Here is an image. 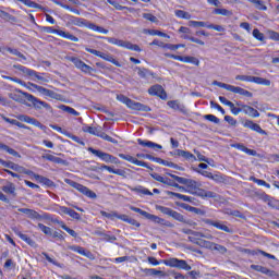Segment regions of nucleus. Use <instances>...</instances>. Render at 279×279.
Wrapping results in <instances>:
<instances>
[{
	"label": "nucleus",
	"instance_id": "603ef678",
	"mask_svg": "<svg viewBox=\"0 0 279 279\" xmlns=\"http://www.w3.org/2000/svg\"><path fill=\"white\" fill-rule=\"evenodd\" d=\"M185 45L183 44H166L163 46L165 49H169L170 51H178V49H184Z\"/></svg>",
	"mask_w": 279,
	"mask_h": 279
},
{
	"label": "nucleus",
	"instance_id": "f3484780",
	"mask_svg": "<svg viewBox=\"0 0 279 279\" xmlns=\"http://www.w3.org/2000/svg\"><path fill=\"white\" fill-rule=\"evenodd\" d=\"M135 70H137V75L138 77H141V80L149 82V78L151 77V80H157V82H160V77H158V74L147 68L136 66Z\"/></svg>",
	"mask_w": 279,
	"mask_h": 279
},
{
	"label": "nucleus",
	"instance_id": "4468645a",
	"mask_svg": "<svg viewBox=\"0 0 279 279\" xmlns=\"http://www.w3.org/2000/svg\"><path fill=\"white\" fill-rule=\"evenodd\" d=\"M165 57L170 58L171 60H177L178 62H183L184 64H193L194 66H199L201 64L197 57H193V56H178V54L166 53Z\"/></svg>",
	"mask_w": 279,
	"mask_h": 279
},
{
	"label": "nucleus",
	"instance_id": "ddd939ff",
	"mask_svg": "<svg viewBox=\"0 0 279 279\" xmlns=\"http://www.w3.org/2000/svg\"><path fill=\"white\" fill-rule=\"evenodd\" d=\"M69 61L74 64L78 69V71H82V73H86L87 75H93V73H97V70L93 69L90 65L86 64L82 59L77 57H70Z\"/></svg>",
	"mask_w": 279,
	"mask_h": 279
},
{
	"label": "nucleus",
	"instance_id": "13d9d810",
	"mask_svg": "<svg viewBox=\"0 0 279 279\" xmlns=\"http://www.w3.org/2000/svg\"><path fill=\"white\" fill-rule=\"evenodd\" d=\"M253 38L263 43L265 40V34L260 33L258 28L253 29Z\"/></svg>",
	"mask_w": 279,
	"mask_h": 279
},
{
	"label": "nucleus",
	"instance_id": "72a5a7b5",
	"mask_svg": "<svg viewBox=\"0 0 279 279\" xmlns=\"http://www.w3.org/2000/svg\"><path fill=\"white\" fill-rule=\"evenodd\" d=\"M242 110L244 112V114H247L248 117H252L253 119H257V117H260V112H258V110H256L255 108L244 105L242 107Z\"/></svg>",
	"mask_w": 279,
	"mask_h": 279
},
{
	"label": "nucleus",
	"instance_id": "3c124183",
	"mask_svg": "<svg viewBox=\"0 0 279 279\" xmlns=\"http://www.w3.org/2000/svg\"><path fill=\"white\" fill-rule=\"evenodd\" d=\"M213 84L214 86H218L219 88H225V90H229L230 93H232V89L234 88V85L221 83L218 81H215Z\"/></svg>",
	"mask_w": 279,
	"mask_h": 279
},
{
	"label": "nucleus",
	"instance_id": "ea45409f",
	"mask_svg": "<svg viewBox=\"0 0 279 279\" xmlns=\"http://www.w3.org/2000/svg\"><path fill=\"white\" fill-rule=\"evenodd\" d=\"M250 3H253L255 5L256 10H262L263 12H267V5H265V2L263 0H246Z\"/></svg>",
	"mask_w": 279,
	"mask_h": 279
},
{
	"label": "nucleus",
	"instance_id": "6ab92c4d",
	"mask_svg": "<svg viewBox=\"0 0 279 279\" xmlns=\"http://www.w3.org/2000/svg\"><path fill=\"white\" fill-rule=\"evenodd\" d=\"M119 158L122 160H126V162H131V165H135L136 167H144V169H149V163L145 161L138 160L136 157H132L131 155L118 154Z\"/></svg>",
	"mask_w": 279,
	"mask_h": 279
},
{
	"label": "nucleus",
	"instance_id": "a19ab883",
	"mask_svg": "<svg viewBox=\"0 0 279 279\" xmlns=\"http://www.w3.org/2000/svg\"><path fill=\"white\" fill-rule=\"evenodd\" d=\"M59 110H63V112H68V114H72L73 117H80V113L77 112V110L66 105L59 106Z\"/></svg>",
	"mask_w": 279,
	"mask_h": 279
},
{
	"label": "nucleus",
	"instance_id": "58836bf2",
	"mask_svg": "<svg viewBox=\"0 0 279 279\" xmlns=\"http://www.w3.org/2000/svg\"><path fill=\"white\" fill-rule=\"evenodd\" d=\"M2 191L3 193H7V195H13V197H16V186H14L13 183L2 186Z\"/></svg>",
	"mask_w": 279,
	"mask_h": 279
},
{
	"label": "nucleus",
	"instance_id": "e433bc0d",
	"mask_svg": "<svg viewBox=\"0 0 279 279\" xmlns=\"http://www.w3.org/2000/svg\"><path fill=\"white\" fill-rule=\"evenodd\" d=\"M41 158L44 160H48L49 162H54V165H62V162H64V160L60 157H56L51 154H45L41 156Z\"/></svg>",
	"mask_w": 279,
	"mask_h": 279
},
{
	"label": "nucleus",
	"instance_id": "c9c22d12",
	"mask_svg": "<svg viewBox=\"0 0 279 279\" xmlns=\"http://www.w3.org/2000/svg\"><path fill=\"white\" fill-rule=\"evenodd\" d=\"M19 239H21L22 241H24V243H27V245H29L31 247H36V241H34V239H32V236L19 231L17 233Z\"/></svg>",
	"mask_w": 279,
	"mask_h": 279
},
{
	"label": "nucleus",
	"instance_id": "e2e57ef3",
	"mask_svg": "<svg viewBox=\"0 0 279 279\" xmlns=\"http://www.w3.org/2000/svg\"><path fill=\"white\" fill-rule=\"evenodd\" d=\"M269 40H274L275 43H279V33L276 31H268Z\"/></svg>",
	"mask_w": 279,
	"mask_h": 279
},
{
	"label": "nucleus",
	"instance_id": "9d476101",
	"mask_svg": "<svg viewBox=\"0 0 279 279\" xmlns=\"http://www.w3.org/2000/svg\"><path fill=\"white\" fill-rule=\"evenodd\" d=\"M235 80L239 82H251L253 84H258V86H271L270 80L258 76L236 75Z\"/></svg>",
	"mask_w": 279,
	"mask_h": 279
},
{
	"label": "nucleus",
	"instance_id": "f03ea898",
	"mask_svg": "<svg viewBox=\"0 0 279 279\" xmlns=\"http://www.w3.org/2000/svg\"><path fill=\"white\" fill-rule=\"evenodd\" d=\"M27 97L28 101H31L34 106V108L40 109V108H46V110H49L51 108V106H49V104L39 100L38 98H36V96L32 95V94H27V93H23L21 89L15 90L13 93H9V99H12L13 101H16L17 104H24L25 102V98L23 97Z\"/></svg>",
	"mask_w": 279,
	"mask_h": 279
},
{
	"label": "nucleus",
	"instance_id": "c03bdc74",
	"mask_svg": "<svg viewBox=\"0 0 279 279\" xmlns=\"http://www.w3.org/2000/svg\"><path fill=\"white\" fill-rule=\"evenodd\" d=\"M38 230H40L46 236H51L53 234V229L50 227L45 226L44 223L39 222L37 225Z\"/></svg>",
	"mask_w": 279,
	"mask_h": 279
},
{
	"label": "nucleus",
	"instance_id": "052dcab7",
	"mask_svg": "<svg viewBox=\"0 0 279 279\" xmlns=\"http://www.w3.org/2000/svg\"><path fill=\"white\" fill-rule=\"evenodd\" d=\"M170 217H172V219H174L175 221H180L181 223H184V216L173 209H172V214H170Z\"/></svg>",
	"mask_w": 279,
	"mask_h": 279
},
{
	"label": "nucleus",
	"instance_id": "412c9836",
	"mask_svg": "<svg viewBox=\"0 0 279 279\" xmlns=\"http://www.w3.org/2000/svg\"><path fill=\"white\" fill-rule=\"evenodd\" d=\"M243 125L252 130L253 132H257V134H262V136H267V131L263 130L259 124L255 123L252 120H246Z\"/></svg>",
	"mask_w": 279,
	"mask_h": 279
},
{
	"label": "nucleus",
	"instance_id": "4d7b16f0",
	"mask_svg": "<svg viewBox=\"0 0 279 279\" xmlns=\"http://www.w3.org/2000/svg\"><path fill=\"white\" fill-rule=\"evenodd\" d=\"M16 1H19L20 3H23L24 5H26V8H35V9L40 8V4L32 0H16Z\"/></svg>",
	"mask_w": 279,
	"mask_h": 279
},
{
	"label": "nucleus",
	"instance_id": "680f3d73",
	"mask_svg": "<svg viewBox=\"0 0 279 279\" xmlns=\"http://www.w3.org/2000/svg\"><path fill=\"white\" fill-rule=\"evenodd\" d=\"M183 234H192V236H196V239H202L204 234L197 231H193L191 229H182Z\"/></svg>",
	"mask_w": 279,
	"mask_h": 279
},
{
	"label": "nucleus",
	"instance_id": "338daca9",
	"mask_svg": "<svg viewBox=\"0 0 279 279\" xmlns=\"http://www.w3.org/2000/svg\"><path fill=\"white\" fill-rule=\"evenodd\" d=\"M107 2H109L110 5H113V8H116V10H130V8L123 7V5L119 4V2H116V1L107 0Z\"/></svg>",
	"mask_w": 279,
	"mask_h": 279
},
{
	"label": "nucleus",
	"instance_id": "4be33fe9",
	"mask_svg": "<svg viewBox=\"0 0 279 279\" xmlns=\"http://www.w3.org/2000/svg\"><path fill=\"white\" fill-rule=\"evenodd\" d=\"M151 178L156 180V182H160L161 184H168L169 186H174L175 189H179L180 185L173 183V181L167 177H162L158 173L151 174Z\"/></svg>",
	"mask_w": 279,
	"mask_h": 279
},
{
	"label": "nucleus",
	"instance_id": "7c9ffc66",
	"mask_svg": "<svg viewBox=\"0 0 279 279\" xmlns=\"http://www.w3.org/2000/svg\"><path fill=\"white\" fill-rule=\"evenodd\" d=\"M17 210H19V213H23V215H26V217H28V219H39L40 218V214H38V211H36L34 209L19 208Z\"/></svg>",
	"mask_w": 279,
	"mask_h": 279
},
{
	"label": "nucleus",
	"instance_id": "a878e982",
	"mask_svg": "<svg viewBox=\"0 0 279 279\" xmlns=\"http://www.w3.org/2000/svg\"><path fill=\"white\" fill-rule=\"evenodd\" d=\"M35 180L39 182V184H43V186H48V189H51V186H56V183L47 177H43L40 174H34Z\"/></svg>",
	"mask_w": 279,
	"mask_h": 279
},
{
	"label": "nucleus",
	"instance_id": "4c0bfd02",
	"mask_svg": "<svg viewBox=\"0 0 279 279\" xmlns=\"http://www.w3.org/2000/svg\"><path fill=\"white\" fill-rule=\"evenodd\" d=\"M231 93H234L235 95H242V97H253L252 92L243 89V87L233 86Z\"/></svg>",
	"mask_w": 279,
	"mask_h": 279
},
{
	"label": "nucleus",
	"instance_id": "2eb2a0df",
	"mask_svg": "<svg viewBox=\"0 0 279 279\" xmlns=\"http://www.w3.org/2000/svg\"><path fill=\"white\" fill-rule=\"evenodd\" d=\"M163 265H166V267H174L177 269H183L184 271H191V265H189L186 260L178 259L175 257L165 259Z\"/></svg>",
	"mask_w": 279,
	"mask_h": 279
},
{
	"label": "nucleus",
	"instance_id": "79ce46f5",
	"mask_svg": "<svg viewBox=\"0 0 279 279\" xmlns=\"http://www.w3.org/2000/svg\"><path fill=\"white\" fill-rule=\"evenodd\" d=\"M168 195H171V197H175L177 199H182V202H193V197L180 193L168 192Z\"/></svg>",
	"mask_w": 279,
	"mask_h": 279
},
{
	"label": "nucleus",
	"instance_id": "1a4fd4ad",
	"mask_svg": "<svg viewBox=\"0 0 279 279\" xmlns=\"http://www.w3.org/2000/svg\"><path fill=\"white\" fill-rule=\"evenodd\" d=\"M44 32L47 34H56L57 36L65 38V40H71L72 43H80V38L77 36L62 29H56L52 26H45Z\"/></svg>",
	"mask_w": 279,
	"mask_h": 279
},
{
	"label": "nucleus",
	"instance_id": "c756f323",
	"mask_svg": "<svg viewBox=\"0 0 279 279\" xmlns=\"http://www.w3.org/2000/svg\"><path fill=\"white\" fill-rule=\"evenodd\" d=\"M146 218L150 219V221H154L155 223H159L160 226H166L167 228H171V222L165 220V218H160L151 214H148Z\"/></svg>",
	"mask_w": 279,
	"mask_h": 279
},
{
	"label": "nucleus",
	"instance_id": "8fccbe9b",
	"mask_svg": "<svg viewBox=\"0 0 279 279\" xmlns=\"http://www.w3.org/2000/svg\"><path fill=\"white\" fill-rule=\"evenodd\" d=\"M213 14H217L220 16H232V11L228 10V9H214L213 10Z\"/></svg>",
	"mask_w": 279,
	"mask_h": 279
},
{
	"label": "nucleus",
	"instance_id": "a211bd4d",
	"mask_svg": "<svg viewBox=\"0 0 279 279\" xmlns=\"http://www.w3.org/2000/svg\"><path fill=\"white\" fill-rule=\"evenodd\" d=\"M148 95L150 97H159V99H167V92L162 85L156 84L148 88Z\"/></svg>",
	"mask_w": 279,
	"mask_h": 279
},
{
	"label": "nucleus",
	"instance_id": "393cba45",
	"mask_svg": "<svg viewBox=\"0 0 279 279\" xmlns=\"http://www.w3.org/2000/svg\"><path fill=\"white\" fill-rule=\"evenodd\" d=\"M231 147H233V149H239V151H243L244 154H247V156H258V153H256V150L250 149L244 144H241V143L233 144L231 145Z\"/></svg>",
	"mask_w": 279,
	"mask_h": 279
},
{
	"label": "nucleus",
	"instance_id": "0eeeda50",
	"mask_svg": "<svg viewBox=\"0 0 279 279\" xmlns=\"http://www.w3.org/2000/svg\"><path fill=\"white\" fill-rule=\"evenodd\" d=\"M87 151H89V154H93L97 158H100L102 160V162H111L112 165H121V160H119V158H117L108 153L101 151L99 149H95L93 147H88Z\"/></svg>",
	"mask_w": 279,
	"mask_h": 279
},
{
	"label": "nucleus",
	"instance_id": "6e6d98bb",
	"mask_svg": "<svg viewBox=\"0 0 279 279\" xmlns=\"http://www.w3.org/2000/svg\"><path fill=\"white\" fill-rule=\"evenodd\" d=\"M5 50L9 53H11L12 56H16L17 58H21L22 60H25V54H23V52L19 51V49L8 47V48H5Z\"/></svg>",
	"mask_w": 279,
	"mask_h": 279
},
{
	"label": "nucleus",
	"instance_id": "7ed1b4c3",
	"mask_svg": "<svg viewBox=\"0 0 279 279\" xmlns=\"http://www.w3.org/2000/svg\"><path fill=\"white\" fill-rule=\"evenodd\" d=\"M117 100L124 104V106L130 108V110H136L137 112H151V107L142 102H136L123 94L117 95Z\"/></svg>",
	"mask_w": 279,
	"mask_h": 279
},
{
	"label": "nucleus",
	"instance_id": "473e14b6",
	"mask_svg": "<svg viewBox=\"0 0 279 279\" xmlns=\"http://www.w3.org/2000/svg\"><path fill=\"white\" fill-rule=\"evenodd\" d=\"M17 210H19V213H23V215H26V217H28V219H39L40 218V214H38V211H36L34 209L19 208Z\"/></svg>",
	"mask_w": 279,
	"mask_h": 279
},
{
	"label": "nucleus",
	"instance_id": "5fc2aeb1",
	"mask_svg": "<svg viewBox=\"0 0 279 279\" xmlns=\"http://www.w3.org/2000/svg\"><path fill=\"white\" fill-rule=\"evenodd\" d=\"M185 210H189L190 213H194V215H201L202 217H204V215H206V210L199 209V208L193 207V206L185 207Z\"/></svg>",
	"mask_w": 279,
	"mask_h": 279
},
{
	"label": "nucleus",
	"instance_id": "cd10ccee",
	"mask_svg": "<svg viewBox=\"0 0 279 279\" xmlns=\"http://www.w3.org/2000/svg\"><path fill=\"white\" fill-rule=\"evenodd\" d=\"M19 121H23L24 123H28L29 125H35V128H40V121L32 118L29 116L21 114L17 117Z\"/></svg>",
	"mask_w": 279,
	"mask_h": 279
},
{
	"label": "nucleus",
	"instance_id": "b1692460",
	"mask_svg": "<svg viewBox=\"0 0 279 279\" xmlns=\"http://www.w3.org/2000/svg\"><path fill=\"white\" fill-rule=\"evenodd\" d=\"M15 69H19V71H26V73L33 77H36V80H39V82H47V80H45V77H43V74L34 71V70H29L27 68H25L24 65H16Z\"/></svg>",
	"mask_w": 279,
	"mask_h": 279
},
{
	"label": "nucleus",
	"instance_id": "774afa93",
	"mask_svg": "<svg viewBox=\"0 0 279 279\" xmlns=\"http://www.w3.org/2000/svg\"><path fill=\"white\" fill-rule=\"evenodd\" d=\"M190 25L192 27H208V24H206V22H199V21H190Z\"/></svg>",
	"mask_w": 279,
	"mask_h": 279
},
{
	"label": "nucleus",
	"instance_id": "a18cd8bd",
	"mask_svg": "<svg viewBox=\"0 0 279 279\" xmlns=\"http://www.w3.org/2000/svg\"><path fill=\"white\" fill-rule=\"evenodd\" d=\"M167 105L169 106V108H171L172 110H180V112H184V106H180V101L178 100H169L167 102Z\"/></svg>",
	"mask_w": 279,
	"mask_h": 279
},
{
	"label": "nucleus",
	"instance_id": "20e7f679",
	"mask_svg": "<svg viewBox=\"0 0 279 279\" xmlns=\"http://www.w3.org/2000/svg\"><path fill=\"white\" fill-rule=\"evenodd\" d=\"M196 156L193 155V153L182 149H175L172 154L173 156H178L179 158H184V160H187V162H208V158L206 156L202 155V153L194 150ZM197 159V160H196Z\"/></svg>",
	"mask_w": 279,
	"mask_h": 279
},
{
	"label": "nucleus",
	"instance_id": "bb28decb",
	"mask_svg": "<svg viewBox=\"0 0 279 279\" xmlns=\"http://www.w3.org/2000/svg\"><path fill=\"white\" fill-rule=\"evenodd\" d=\"M137 143L142 147H148L149 149H162V145L156 144L151 141H145L143 138H137Z\"/></svg>",
	"mask_w": 279,
	"mask_h": 279
},
{
	"label": "nucleus",
	"instance_id": "423d86ee",
	"mask_svg": "<svg viewBox=\"0 0 279 279\" xmlns=\"http://www.w3.org/2000/svg\"><path fill=\"white\" fill-rule=\"evenodd\" d=\"M82 131L85 134H92V136H98V138H102V141H107L108 143H112L113 145H118L119 141L116 138L111 137L110 135L106 134V132H102L101 130L95 128V126H89L87 124H83Z\"/></svg>",
	"mask_w": 279,
	"mask_h": 279
},
{
	"label": "nucleus",
	"instance_id": "2f4dec72",
	"mask_svg": "<svg viewBox=\"0 0 279 279\" xmlns=\"http://www.w3.org/2000/svg\"><path fill=\"white\" fill-rule=\"evenodd\" d=\"M17 210H19V213H23V215H26V217H28V219H39L40 218V214H38V211H36L34 209L19 208Z\"/></svg>",
	"mask_w": 279,
	"mask_h": 279
},
{
	"label": "nucleus",
	"instance_id": "37998d69",
	"mask_svg": "<svg viewBox=\"0 0 279 279\" xmlns=\"http://www.w3.org/2000/svg\"><path fill=\"white\" fill-rule=\"evenodd\" d=\"M143 274H146V276H165V272L162 270H157L155 268H144Z\"/></svg>",
	"mask_w": 279,
	"mask_h": 279
},
{
	"label": "nucleus",
	"instance_id": "69168bd1",
	"mask_svg": "<svg viewBox=\"0 0 279 279\" xmlns=\"http://www.w3.org/2000/svg\"><path fill=\"white\" fill-rule=\"evenodd\" d=\"M33 88H36V90H38V93H43V95H51V90L43 87V86H38L36 84H32Z\"/></svg>",
	"mask_w": 279,
	"mask_h": 279
},
{
	"label": "nucleus",
	"instance_id": "5701e85b",
	"mask_svg": "<svg viewBox=\"0 0 279 279\" xmlns=\"http://www.w3.org/2000/svg\"><path fill=\"white\" fill-rule=\"evenodd\" d=\"M60 211L63 215H68L69 217H71L72 219H75L76 221H80V219H82V216L80 215V213L75 211L72 208H69L66 206H61L60 207Z\"/></svg>",
	"mask_w": 279,
	"mask_h": 279
},
{
	"label": "nucleus",
	"instance_id": "0e129e2a",
	"mask_svg": "<svg viewBox=\"0 0 279 279\" xmlns=\"http://www.w3.org/2000/svg\"><path fill=\"white\" fill-rule=\"evenodd\" d=\"M205 119L207 121H210V123H215L216 125H219V123H220L219 118H217V116H215V114H206Z\"/></svg>",
	"mask_w": 279,
	"mask_h": 279
},
{
	"label": "nucleus",
	"instance_id": "f257e3e1",
	"mask_svg": "<svg viewBox=\"0 0 279 279\" xmlns=\"http://www.w3.org/2000/svg\"><path fill=\"white\" fill-rule=\"evenodd\" d=\"M168 175L175 180L178 184H183V186H186L189 193H194L195 195H198V197H202L203 199H215V197H217V194L213 191L197 189V181L195 180L182 178L171 173H168Z\"/></svg>",
	"mask_w": 279,
	"mask_h": 279
},
{
	"label": "nucleus",
	"instance_id": "c85d7f7f",
	"mask_svg": "<svg viewBox=\"0 0 279 279\" xmlns=\"http://www.w3.org/2000/svg\"><path fill=\"white\" fill-rule=\"evenodd\" d=\"M131 191H132V193H136V195H140V197H143L144 195H148L151 197V195H154V193H151V191H149L147 187H145L143 185L132 187Z\"/></svg>",
	"mask_w": 279,
	"mask_h": 279
},
{
	"label": "nucleus",
	"instance_id": "39448f33",
	"mask_svg": "<svg viewBox=\"0 0 279 279\" xmlns=\"http://www.w3.org/2000/svg\"><path fill=\"white\" fill-rule=\"evenodd\" d=\"M101 40H107L110 45H116V47H122L123 49H129V51H137L141 53L143 49L136 44H132L130 41H125L123 39H118L114 37H99Z\"/></svg>",
	"mask_w": 279,
	"mask_h": 279
},
{
	"label": "nucleus",
	"instance_id": "09e8293b",
	"mask_svg": "<svg viewBox=\"0 0 279 279\" xmlns=\"http://www.w3.org/2000/svg\"><path fill=\"white\" fill-rule=\"evenodd\" d=\"M0 165H2V167H7V169H12L13 171H19V165H16L12 161H5L0 158Z\"/></svg>",
	"mask_w": 279,
	"mask_h": 279
},
{
	"label": "nucleus",
	"instance_id": "9b49d317",
	"mask_svg": "<svg viewBox=\"0 0 279 279\" xmlns=\"http://www.w3.org/2000/svg\"><path fill=\"white\" fill-rule=\"evenodd\" d=\"M74 24H76L78 27H87V29H92V32H97L98 34H108L109 32L95 23L86 22V20L82 17H76Z\"/></svg>",
	"mask_w": 279,
	"mask_h": 279
},
{
	"label": "nucleus",
	"instance_id": "bf43d9fd",
	"mask_svg": "<svg viewBox=\"0 0 279 279\" xmlns=\"http://www.w3.org/2000/svg\"><path fill=\"white\" fill-rule=\"evenodd\" d=\"M41 256L45 257L46 260H48V263H50L51 265H54V267H61L60 263H58V260H56L51 256H49V254L43 252Z\"/></svg>",
	"mask_w": 279,
	"mask_h": 279
},
{
	"label": "nucleus",
	"instance_id": "f704fd0d",
	"mask_svg": "<svg viewBox=\"0 0 279 279\" xmlns=\"http://www.w3.org/2000/svg\"><path fill=\"white\" fill-rule=\"evenodd\" d=\"M69 250H71V252H75L76 254H80L81 256H86V258L90 256V251H86V248L80 245H71L69 246Z\"/></svg>",
	"mask_w": 279,
	"mask_h": 279
},
{
	"label": "nucleus",
	"instance_id": "de8ad7c7",
	"mask_svg": "<svg viewBox=\"0 0 279 279\" xmlns=\"http://www.w3.org/2000/svg\"><path fill=\"white\" fill-rule=\"evenodd\" d=\"M0 150L1 151H7V154H10V156H19V151H16L13 148H10V146H8L3 143H0Z\"/></svg>",
	"mask_w": 279,
	"mask_h": 279
},
{
	"label": "nucleus",
	"instance_id": "f8f14e48",
	"mask_svg": "<svg viewBox=\"0 0 279 279\" xmlns=\"http://www.w3.org/2000/svg\"><path fill=\"white\" fill-rule=\"evenodd\" d=\"M85 51L87 53H92V56H96L97 58H101V60H105L106 62H110L111 64H114V66H121V63L114 59L110 53L101 52L99 50H95L93 48L85 47Z\"/></svg>",
	"mask_w": 279,
	"mask_h": 279
},
{
	"label": "nucleus",
	"instance_id": "49530a36",
	"mask_svg": "<svg viewBox=\"0 0 279 279\" xmlns=\"http://www.w3.org/2000/svg\"><path fill=\"white\" fill-rule=\"evenodd\" d=\"M174 15L177 16V19H184L185 21H190L191 19V13L184 10H175Z\"/></svg>",
	"mask_w": 279,
	"mask_h": 279
},
{
	"label": "nucleus",
	"instance_id": "dca6fc26",
	"mask_svg": "<svg viewBox=\"0 0 279 279\" xmlns=\"http://www.w3.org/2000/svg\"><path fill=\"white\" fill-rule=\"evenodd\" d=\"M203 223L206 226H211L213 228H216V230H221L222 232H227L228 234H232V229L228 227V222L221 221V220H213L205 218L203 219Z\"/></svg>",
	"mask_w": 279,
	"mask_h": 279
},
{
	"label": "nucleus",
	"instance_id": "6e6552de",
	"mask_svg": "<svg viewBox=\"0 0 279 279\" xmlns=\"http://www.w3.org/2000/svg\"><path fill=\"white\" fill-rule=\"evenodd\" d=\"M65 182L66 184L72 186V189H75L76 191H78V193L85 195V197H88L89 199H97V194L90 189L86 187V185H82L81 183H77L71 179H66Z\"/></svg>",
	"mask_w": 279,
	"mask_h": 279
},
{
	"label": "nucleus",
	"instance_id": "864d4df0",
	"mask_svg": "<svg viewBox=\"0 0 279 279\" xmlns=\"http://www.w3.org/2000/svg\"><path fill=\"white\" fill-rule=\"evenodd\" d=\"M156 210H159L162 215H167L168 217H171V214L173 213V209L161 205H156Z\"/></svg>",
	"mask_w": 279,
	"mask_h": 279
},
{
	"label": "nucleus",
	"instance_id": "aec40b11",
	"mask_svg": "<svg viewBox=\"0 0 279 279\" xmlns=\"http://www.w3.org/2000/svg\"><path fill=\"white\" fill-rule=\"evenodd\" d=\"M179 34H184L182 35L183 40H190L191 43H195L196 45H201L202 47H204L205 45L203 40L189 36L191 34V28L186 26H181L179 28Z\"/></svg>",
	"mask_w": 279,
	"mask_h": 279
}]
</instances>
